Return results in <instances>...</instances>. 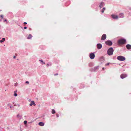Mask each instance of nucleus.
<instances>
[{
	"label": "nucleus",
	"mask_w": 131,
	"mask_h": 131,
	"mask_svg": "<svg viewBox=\"0 0 131 131\" xmlns=\"http://www.w3.org/2000/svg\"><path fill=\"white\" fill-rule=\"evenodd\" d=\"M127 76V75L125 74H121V79H123L125 78Z\"/></svg>",
	"instance_id": "obj_7"
},
{
	"label": "nucleus",
	"mask_w": 131,
	"mask_h": 131,
	"mask_svg": "<svg viewBox=\"0 0 131 131\" xmlns=\"http://www.w3.org/2000/svg\"><path fill=\"white\" fill-rule=\"evenodd\" d=\"M106 35L105 34H104L102 36L101 39L102 40H104L106 39Z\"/></svg>",
	"instance_id": "obj_9"
},
{
	"label": "nucleus",
	"mask_w": 131,
	"mask_h": 131,
	"mask_svg": "<svg viewBox=\"0 0 131 131\" xmlns=\"http://www.w3.org/2000/svg\"><path fill=\"white\" fill-rule=\"evenodd\" d=\"M104 5V4L103 2L101 3L99 6L100 8H102V7Z\"/></svg>",
	"instance_id": "obj_14"
},
{
	"label": "nucleus",
	"mask_w": 131,
	"mask_h": 131,
	"mask_svg": "<svg viewBox=\"0 0 131 131\" xmlns=\"http://www.w3.org/2000/svg\"><path fill=\"white\" fill-rule=\"evenodd\" d=\"M111 16L112 18L114 19H116L118 18V16L116 15L113 14Z\"/></svg>",
	"instance_id": "obj_6"
},
{
	"label": "nucleus",
	"mask_w": 131,
	"mask_h": 131,
	"mask_svg": "<svg viewBox=\"0 0 131 131\" xmlns=\"http://www.w3.org/2000/svg\"><path fill=\"white\" fill-rule=\"evenodd\" d=\"M17 91H16L14 92V95L15 97L17 96V94L16 93Z\"/></svg>",
	"instance_id": "obj_17"
},
{
	"label": "nucleus",
	"mask_w": 131,
	"mask_h": 131,
	"mask_svg": "<svg viewBox=\"0 0 131 131\" xmlns=\"http://www.w3.org/2000/svg\"><path fill=\"white\" fill-rule=\"evenodd\" d=\"M55 113H56V112H55V110L54 109H53L52 111V114H54Z\"/></svg>",
	"instance_id": "obj_20"
},
{
	"label": "nucleus",
	"mask_w": 131,
	"mask_h": 131,
	"mask_svg": "<svg viewBox=\"0 0 131 131\" xmlns=\"http://www.w3.org/2000/svg\"><path fill=\"white\" fill-rule=\"evenodd\" d=\"M126 42V40L124 39H121L118 41V43L119 44H124Z\"/></svg>",
	"instance_id": "obj_3"
},
{
	"label": "nucleus",
	"mask_w": 131,
	"mask_h": 131,
	"mask_svg": "<svg viewBox=\"0 0 131 131\" xmlns=\"http://www.w3.org/2000/svg\"><path fill=\"white\" fill-rule=\"evenodd\" d=\"M117 59L118 60L121 61H124L125 60V58L124 57L121 56H118Z\"/></svg>",
	"instance_id": "obj_2"
},
{
	"label": "nucleus",
	"mask_w": 131,
	"mask_h": 131,
	"mask_svg": "<svg viewBox=\"0 0 131 131\" xmlns=\"http://www.w3.org/2000/svg\"><path fill=\"white\" fill-rule=\"evenodd\" d=\"M111 63H107L105 65L106 66H108L110 64H111Z\"/></svg>",
	"instance_id": "obj_23"
},
{
	"label": "nucleus",
	"mask_w": 131,
	"mask_h": 131,
	"mask_svg": "<svg viewBox=\"0 0 131 131\" xmlns=\"http://www.w3.org/2000/svg\"><path fill=\"white\" fill-rule=\"evenodd\" d=\"M111 64H115V63H111Z\"/></svg>",
	"instance_id": "obj_32"
},
{
	"label": "nucleus",
	"mask_w": 131,
	"mask_h": 131,
	"mask_svg": "<svg viewBox=\"0 0 131 131\" xmlns=\"http://www.w3.org/2000/svg\"><path fill=\"white\" fill-rule=\"evenodd\" d=\"M24 29H26L27 28V27H24Z\"/></svg>",
	"instance_id": "obj_30"
},
{
	"label": "nucleus",
	"mask_w": 131,
	"mask_h": 131,
	"mask_svg": "<svg viewBox=\"0 0 131 131\" xmlns=\"http://www.w3.org/2000/svg\"><path fill=\"white\" fill-rule=\"evenodd\" d=\"M126 47L127 49H131V45L128 44L126 45Z\"/></svg>",
	"instance_id": "obj_12"
},
{
	"label": "nucleus",
	"mask_w": 131,
	"mask_h": 131,
	"mask_svg": "<svg viewBox=\"0 0 131 131\" xmlns=\"http://www.w3.org/2000/svg\"><path fill=\"white\" fill-rule=\"evenodd\" d=\"M24 123L25 124H26L27 123V121H24Z\"/></svg>",
	"instance_id": "obj_25"
},
{
	"label": "nucleus",
	"mask_w": 131,
	"mask_h": 131,
	"mask_svg": "<svg viewBox=\"0 0 131 131\" xmlns=\"http://www.w3.org/2000/svg\"><path fill=\"white\" fill-rule=\"evenodd\" d=\"M3 15H1L0 16V21H2L3 19Z\"/></svg>",
	"instance_id": "obj_16"
},
{
	"label": "nucleus",
	"mask_w": 131,
	"mask_h": 131,
	"mask_svg": "<svg viewBox=\"0 0 131 131\" xmlns=\"http://www.w3.org/2000/svg\"><path fill=\"white\" fill-rule=\"evenodd\" d=\"M103 10H105V8L104 7L103 8Z\"/></svg>",
	"instance_id": "obj_35"
},
{
	"label": "nucleus",
	"mask_w": 131,
	"mask_h": 131,
	"mask_svg": "<svg viewBox=\"0 0 131 131\" xmlns=\"http://www.w3.org/2000/svg\"><path fill=\"white\" fill-rule=\"evenodd\" d=\"M103 69H104V68H103Z\"/></svg>",
	"instance_id": "obj_37"
},
{
	"label": "nucleus",
	"mask_w": 131,
	"mask_h": 131,
	"mask_svg": "<svg viewBox=\"0 0 131 131\" xmlns=\"http://www.w3.org/2000/svg\"><path fill=\"white\" fill-rule=\"evenodd\" d=\"M114 50L112 48H110L107 50V53L109 55H112L113 54Z\"/></svg>",
	"instance_id": "obj_1"
},
{
	"label": "nucleus",
	"mask_w": 131,
	"mask_h": 131,
	"mask_svg": "<svg viewBox=\"0 0 131 131\" xmlns=\"http://www.w3.org/2000/svg\"><path fill=\"white\" fill-rule=\"evenodd\" d=\"M18 85V83H16L14 85L15 86H17Z\"/></svg>",
	"instance_id": "obj_26"
},
{
	"label": "nucleus",
	"mask_w": 131,
	"mask_h": 131,
	"mask_svg": "<svg viewBox=\"0 0 131 131\" xmlns=\"http://www.w3.org/2000/svg\"><path fill=\"white\" fill-rule=\"evenodd\" d=\"M58 75V74H54V75Z\"/></svg>",
	"instance_id": "obj_36"
},
{
	"label": "nucleus",
	"mask_w": 131,
	"mask_h": 131,
	"mask_svg": "<svg viewBox=\"0 0 131 131\" xmlns=\"http://www.w3.org/2000/svg\"><path fill=\"white\" fill-rule=\"evenodd\" d=\"M39 61L41 63L43 64H45V63L42 60H39Z\"/></svg>",
	"instance_id": "obj_19"
},
{
	"label": "nucleus",
	"mask_w": 131,
	"mask_h": 131,
	"mask_svg": "<svg viewBox=\"0 0 131 131\" xmlns=\"http://www.w3.org/2000/svg\"><path fill=\"white\" fill-rule=\"evenodd\" d=\"M57 117H58L59 116V115H57Z\"/></svg>",
	"instance_id": "obj_33"
},
{
	"label": "nucleus",
	"mask_w": 131,
	"mask_h": 131,
	"mask_svg": "<svg viewBox=\"0 0 131 131\" xmlns=\"http://www.w3.org/2000/svg\"><path fill=\"white\" fill-rule=\"evenodd\" d=\"M105 44L109 46H111L112 45V42L110 40H107L105 42Z\"/></svg>",
	"instance_id": "obj_4"
},
{
	"label": "nucleus",
	"mask_w": 131,
	"mask_h": 131,
	"mask_svg": "<svg viewBox=\"0 0 131 131\" xmlns=\"http://www.w3.org/2000/svg\"><path fill=\"white\" fill-rule=\"evenodd\" d=\"M18 106H19V105H18Z\"/></svg>",
	"instance_id": "obj_38"
},
{
	"label": "nucleus",
	"mask_w": 131,
	"mask_h": 131,
	"mask_svg": "<svg viewBox=\"0 0 131 131\" xmlns=\"http://www.w3.org/2000/svg\"><path fill=\"white\" fill-rule=\"evenodd\" d=\"M5 21H6V19H5V20H4V21L5 22Z\"/></svg>",
	"instance_id": "obj_34"
},
{
	"label": "nucleus",
	"mask_w": 131,
	"mask_h": 131,
	"mask_svg": "<svg viewBox=\"0 0 131 131\" xmlns=\"http://www.w3.org/2000/svg\"><path fill=\"white\" fill-rule=\"evenodd\" d=\"M101 12L102 13H103L104 12V10H102Z\"/></svg>",
	"instance_id": "obj_28"
},
{
	"label": "nucleus",
	"mask_w": 131,
	"mask_h": 131,
	"mask_svg": "<svg viewBox=\"0 0 131 131\" xmlns=\"http://www.w3.org/2000/svg\"><path fill=\"white\" fill-rule=\"evenodd\" d=\"M38 124L39 125L41 126H43L44 125V123L42 122H40Z\"/></svg>",
	"instance_id": "obj_13"
},
{
	"label": "nucleus",
	"mask_w": 131,
	"mask_h": 131,
	"mask_svg": "<svg viewBox=\"0 0 131 131\" xmlns=\"http://www.w3.org/2000/svg\"><path fill=\"white\" fill-rule=\"evenodd\" d=\"M5 40V39L4 38H2V40H1L0 41V42L1 43H2Z\"/></svg>",
	"instance_id": "obj_18"
},
{
	"label": "nucleus",
	"mask_w": 131,
	"mask_h": 131,
	"mask_svg": "<svg viewBox=\"0 0 131 131\" xmlns=\"http://www.w3.org/2000/svg\"><path fill=\"white\" fill-rule=\"evenodd\" d=\"M99 66H97L95 67V69H97L99 68Z\"/></svg>",
	"instance_id": "obj_24"
},
{
	"label": "nucleus",
	"mask_w": 131,
	"mask_h": 131,
	"mask_svg": "<svg viewBox=\"0 0 131 131\" xmlns=\"http://www.w3.org/2000/svg\"><path fill=\"white\" fill-rule=\"evenodd\" d=\"M24 24H27V23L26 22H24Z\"/></svg>",
	"instance_id": "obj_29"
},
{
	"label": "nucleus",
	"mask_w": 131,
	"mask_h": 131,
	"mask_svg": "<svg viewBox=\"0 0 131 131\" xmlns=\"http://www.w3.org/2000/svg\"><path fill=\"white\" fill-rule=\"evenodd\" d=\"M32 35L31 34H29V35L28 37L27 38L28 39H31L32 38Z\"/></svg>",
	"instance_id": "obj_15"
},
{
	"label": "nucleus",
	"mask_w": 131,
	"mask_h": 131,
	"mask_svg": "<svg viewBox=\"0 0 131 131\" xmlns=\"http://www.w3.org/2000/svg\"><path fill=\"white\" fill-rule=\"evenodd\" d=\"M26 83L27 84H29V82L28 81H26Z\"/></svg>",
	"instance_id": "obj_27"
},
{
	"label": "nucleus",
	"mask_w": 131,
	"mask_h": 131,
	"mask_svg": "<svg viewBox=\"0 0 131 131\" xmlns=\"http://www.w3.org/2000/svg\"><path fill=\"white\" fill-rule=\"evenodd\" d=\"M7 105L8 106H9L11 108L12 107V106L10 104H7Z\"/></svg>",
	"instance_id": "obj_21"
},
{
	"label": "nucleus",
	"mask_w": 131,
	"mask_h": 131,
	"mask_svg": "<svg viewBox=\"0 0 131 131\" xmlns=\"http://www.w3.org/2000/svg\"><path fill=\"white\" fill-rule=\"evenodd\" d=\"M51 65V64L50 63H48L47 64V66L48 67L49 66H50Z\"/></svg>",
	"instance_id": "obj_22"
},
{
	"label": "nucleus",
	"mask_w": 131,
	"mask_h": 131,
	"mask_svg": "<svg viewBox=\"0 0 131 131\" xmlns=\"http://www.w3.org/2000/svg\"><path fill=\"white\" fill-rule=\"evenodd\" d=\"M89 56L91 59H93L95 57V54L93 53H90Z\"/></svg>",
	"instance_id": "obj_5"
},
{
	"label": "nucleus",
	"mask_w": 131,
	"mask_h": 131,
	"mask_svg": "<svg viewBox=\"0 0 131 131\" xmlns=\"http://www.w3.org/2000/svg\"><path fill=\"white\" fill-rule=\"evenodd\" d=\"M33 105H36V104H35L34 102V101H31V102L29 104L30 106H32Z\"/></svg>",
	"instance_id": "obj_11"
},
{
	"label": "nucleus",
	"mask_w": 131,
	"mask_h": 131,
	"mask_svg": "<svg viewBox=\"0 0 131 131\" xmlns=\"http://www.w3.org/2000/svg\"><path fill=\"white\" fill-rule=\"evenodd\" d=\"M16 58V57L15 56H14L13 57V58Z\"/></svg>",
	"instance_id": "obj_31"
},
{
	"label": "nucleus",
	"mask_w": 131,
	"mask_h": 131,
	"mask_svg": "<svg viewBox=\"0 0 131 131\" xmlns=\"http://www.w3.org/2000/svg\"><path fill=\"white\" fill-rule=\"evenodd\" d=\"M102 45L100 43H98L97 44V48L98 49H101L102 48Z\"/></svg>",
	"instance_id": "obj_8"
},
{
	"label": "nucleus",
	"mask_w": 131,
	"mask_h": 131,
	"mask_svg": "<svg viewBox=\"0 0 131 131\" xmlns=\"http://www.w3.org/2000/svg\"><path fill=\"white\" fill-rule=\"evenodd\" d=\"M124 17V14L123 13H121L119 14L118 17L121 18H123Z\"/></svg>",
	"instance_id": "obj_10"
}]
</instances>
